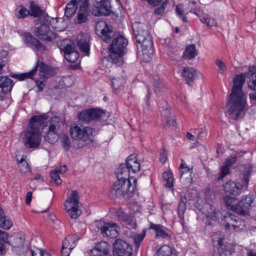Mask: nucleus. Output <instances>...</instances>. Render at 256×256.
<instances>
[{"label": "nucleus", "instance_id": "f257e3e1", "mask_svg": "<svg viewBox=\"0 0 256 256\" xmlns=\"http://www.w3.org/2000/svg\"><path fill=\"white\" fill-rule=\"evenodd\" d=\"M245 80L244 74H236L233 80L232 91L226 105L228 106V114L234 120H236L240 116L246 104V96L242 90Z\"/></svg>", "mask_w": 256, "mask_h": 256}, {"label": "nucleus", "instance_id": "f03ea898", "mask_svg": "<svg viewBox=\"0 0 256 256\" xmlns=\"http://www.w3.org/2000/svg\"><path fill=\"white\" fill-rule=\"evenodd\" d=\"M47 119L46 115L34 116L30 120V128L26 131L22 142L28 149L36 150L41 144L42 134L38 125L43 124Z\"/></svg>", "mask_w": 256, "mask_h": 256}, {"label": "nucleus", "instance_id": "7ed1b4c3", "mask_svg": "<svg viewBox=\"0 0 256 256\" xmlns=\"http://www.w3.org/2000/svg\"><path fill=\"white\" fill-rule=\"evenodd\" d=\"M116 172L117 181L113 184L112 188L110 192V196L113 198L123 196L128 198L132 196V194L136 188V184H132L129 177L124 176L123 174Z\"/></svg>", "mask_w": 256, "mask_h": 256}, {"label": "nucleus", "instance_id": "20e7f679", "mask_svg": "<svg viewBox=\"0 0 256 256\" xmlns=\"http://www.w3.org/2000/svg\"><path fill=\"white\" fill-rule=\"evenodd\" d=\"M128 44V40L122 36L114 38L108 48L110 52L109 61L117 66H122L124 63L122 57L127 52Z\"/></svg>", "mask_w": 256, "mask_h": 256}, {"label": "nucleus", "instance_id": "39448f33", "mask_svg": "<svg viewBox=\"0 0 256 256\" xmlns=\"http://www.w3.org/2000/svg\"><path fill=\"white\" fill-rule=\"evenodd\" d=\"M62 124L60 117L56 116L51 118L44 126V130H46L44 136V140L50 144L54 143L56 141V134Z\"/></svg>", "mask_w": 256, "mask_h": 256}, {"label": "nucleus", "instance_id": "423d86ee", "mask_svg": "<svg viewBox=\"0 0 256 256\" xmlns=\"http://www.w3.org/2000/svg\"><path fill=\"white\" fill-rule=\"evenodd\" d=\"M94 129L82 124H73L70 128V133L73 140L85 142L92 136Z\"/></svg>", "mask_w": 256, "mask_h": 256}, {"label": "nucleus", "instance_id": "0eeeda50", "mask_svg": "<svg viewBox=\"0 0 256 256\" xmlns=\"http://www.w3.org/2000/svg\"><path fill=\"white\" fill-rule=\"evenodd\" d=\"M78 200V192L73 190L70 196L64 202L65 210L72 219L77 218L82 214Z\"/></svg>", "mask_w": 256, "mask_h": 256}, {"label": "nucleus", "instance_id": "6e6552de", "mask_svg": "<svg viewBox=\"0 0 256 256\" xmlns=\"http://www.w3.org/2000/svg\"><path fill=\"white\" fill-rule=\"evenodd\" d=\"M140 170V164L134 154H130L126 160V164L120 165L116 172L124 176H130V172L136 173Z\"/></svg>", "mask_w": 256, "mask_h": 256}, {"label": "nucleus", "instance_id": "1a4fd4ad", "mask_svg": "<svg viewBox=\"0 0 256 256\" xmlns=\"http://www.w3.org/2000/svg\"><path fill=\"white\" fill-rule=\"evenodd\" d=\"M60 48L64 52L65 59L68 62L74 63L77 61L79 54L74 43L68 40H64L60 42Z\"/></svg>", "mask_w": 256, "mask_h": 256}, {"label": "nucleus", "instance_id": "9d476101", "mask_svg": "<svg viewBox=\"0 0 256 256\" xmlns=\"http://www.w3.org/2000/svg\"><path fill=\"white\" fill-rule=\"evenodd\" d=\"M105 112L102 109L89 108L84 110L78 114L79 120L85 124L96 121L103 118Z\"/></svg>", "mask_w": 256, "mask_h": 256}, {"label": "nucleus", "instance_id": "9b49d317", "mask_svg": "<svg viewBox=\"0 0 256 256\" xmlns=\"http://www.w3.org/2000/svg\"><path fill=\"white\" fill-rule=\"evenodd\" d=\"M96 32L102 39L106 43L110 42L116 36L113 28L106 22H98L96 25Z\"/></svg>", "mask_w": 256, "mask_h": 256}, {"label": "nucleus", "instance_id": "f8f14e48", "mask_svg": "<svg viewBox=\"0 0 256 256\" xmlns=\"http://www.w3.org/2000/svg\"><path fill=\"white\" fill-rule=\"evenodd\" d=\"M34 34L40 40L48 42L52 41L56 38V34L50 30L49 25L46 23L35 27Z\"/></svg>", "mask_w": 256, "mask_h": 256}, {"label": "nucleus", "instance_id": "ddd939ff", "mask_svg": "<svg viewBox=\"0 0 256 256\" xmlns=\"http://www.w3.org/2000/svg\"><path fill=\"white\" fill-rule=\"evenodd\" d=\"M132 246L122 239H117L113 244L114 256H131Z\"/></svg>", "mask_w": 256, "mask_h": 256}, {"label": "nucleus", "instance_id": "4468645a", "mask_svg": "<svg viewBox=\"0 0 256 256\" xmlns=\"http://www.w3.org/2000/svg\"><path fill=\"white\" fill-rule=\"evenodd\" d=\"M254 206V198L253 196H247L238 202L236 213L243 216L248 214L250 210Z\"/></svg>", "mask_w": 256, "mask_h": 256}, {"label": "nucleus", "instance_id": "2eb2a0df", "mask_svg": "<svg viewBox=\"0 0 256 256\" xmlns=\"http://www.w3.org/2000/svg\"><path fill=\"white\" fill-rule=\"evenodd\" d=\"M97 226L104 236L114 238L118 234L120 228L116 223L100 222Z\"/></svg>", "mask_w": 256, "mask_h": 256}, {"label": "nucleus", "instance_id": "dca6fc26", "mask_svg": "<svg viewBox=\"0 0 256 256\" xmlns=\"http://www.w3.org/2000/svg\"><path fill=\"white\" fill-rule=\"evenodd\" d=\"M214 245L216 246V252L215 256H226V252L228 250L229 244L224 243V239L220 236L219 232H214L212 236Z\"/></svg>", "mask_w": 256, "mask_h": 256}, {"label": "nucleus", "instance_id": "f3484780", "mask_svg": "<svg viewBox=\"0 0 256 256\" xmlns=\"http://www.w3.org/2000/svg\"><path fill=\"white\" fill-rule=\"evenodd\" d=\"M24 42L28 46L41 52L46 50V46L30 32H24Z\"/></svg>", "mask_w": 256, "mask_h": 256}, {"label": "nucleus", "instance_id": "a211bd4d", "mask_svg": "<svg viewBox=\"0 0 256 256\" xmlns=\"http://www.w3.org/2000/svg\"><path fill=\"white\" fill-rule=\"evenodd\" d=\"M140 44L144 56H146V60L148 61L151 58L154 52V44L152 36L150 35L146 37L144 40H140L136 42Z\"/></svg>", "mask_w": 256, "mask_h": 256}, {"label": "nucleus", "instance_id": "6ab92c4d", "mask_svg": "<svg viewBox=\"0 0 256 256\" xmlns=\"http://www.w3.org/2000/svg\"><path fill=\"white\" fill-rule=\"evenodd\" d=\"M222 220L226 222L224 225L226 229H228L232 226L234 230H236L238 228V226L235 224L234 223L244 222V221L238 216L228 212H226L222 215Z\"/></svg>", "mask_w": 256, "mask_h": 256}, {"label": "nucleus", "instance_id": "aec40b11", "mask_svg": "<svg viewBox=\"0 0 256 256\" xmlns=\"http://www.w3.org/2000/svg\"><path fill=\"white\" fill-rule=\"evenodd\" d=\"M89 4L87 0L80 4V9L78 12L77 16L74 18L76 24H81L86 22L88 20V16L90 13Z\"/></svg>", "mask_w": 256, "mask_h": 256}, {"label": "nucleus", "instance_id": "412c9836", "mask_svg": "<svg viewBox=\"0 0 256 256\" xmlns=\"http://www.w3.org/2000/svg\"><path fill=\"white\" fill-rule=\"evenodd\" d=\"M132 30L136 42L144 40L146 37L150 35L146 26L140 23L134 26Z\"/></svg>", "mask_w": 256, "mask_h": 256}, {"label": "nucleus", "instance_id": "4be33fe9", "mask_svg": "<svg viewBox=\"0 0 256 256\" xmlns=\"http://www.w3.org/2000/svg\"><path fill=\"white\" fill-rule=\"evenodd\" d=\"M93 5L97 8L100 16H108L110 14L109 0H94Z\"/></svg>", "mask_w": 256, "mask_h": 256}, {"label": "nucleus", "instance_id": "5701e85b", "mask_svg": "<svg viewBox=\"0 0 256 256\" xmlns=\"http://www.w3.org/2000/svg\"><path fill=\"white\" fill-rule=\"evenodd\" d=\"M149 228L154 230L156 238H162L167 240H170L171 238V234L168 230L161 224L150 222Z\"/></svg>", "mask_w": 256, "mask_h": 256}, {"label": "nucleus", "instance_id": "b1692460", "mask_svg": "<svg viewBox=\"0 0 256 256\" xmlns=\"http://www.w3.org/2000/svg\"><path fill=\"white\" fill-rule=\"evenodd\" d=\"M77 44L80 50L89 56L90 50V36L86 34H80L77 37Z\"/></svg>", "mask_w": 256, "mask_h": 256}, {"label": "nucleus", "instance_id": "393cba45", "mask_svg": "<svg viewBox=\"0 0 256 256\" xmlns=\"http://www.w3.org/2000/svg\"><path fill=\"white\" fill-rule=\"evenodd\" d=\"M38 63V68H39V76L40 80H46L50 76L54 74V70L51 66H50L44 63L38 61L36 64V65Z\"/></svg>", "mask_w": 256, "mask_h": 256}, {"label": "nucleus", "instance_id": "a878e982", "mask_svg": "<svg viewBox=\"0 0 256 256\" xmlns=\"http://www.w3.org/2000/svg\"><path fill=\"white\" fill-rule=\"evenodd\" d=\"M25 236L21 233L16 232L12 234L8 242L14 248H20L24 245L25 242Z\"/></svg>", "mask_w": 256, "mask_h": 256}, {"label": "nucleus", "instance_id": "bb28decb", "mask_svg": "<svg viewBox=\"0 0 256 256\" xmlns=\"http://www.w3.org/2000/svg\"><path fill=\"white\" fill-rule=\"evenodd\" d=\"M182 76L186 82L190 85L198 76V72L191 67H184L182 72Z\"/></svg>", "mask_w": 256, "mask_h": 256}, {"label": "nucleus", "instance_id": "cd10ccee", "mask_svg": "<svg viewBox=\"0 0 256 256\" xmlns=\"http://www.w3.org/2000/svg\"><path fill=\"white\" fill-rule=\"evenodd\" d=\"M236 161V156H232L230 158H228L225 160L224 164L220 168V173L219 177L217 178V180H222L224 176L230 173V167Z\"/></svg>", "mask_w": 256, "mask_h": 256}, {"label": "nucleus", "instance_id": "c85d7f7f", "mask_svg": "<svg viewBox=\"0 0 256 256\" xmlns=\"http://www.w3.org/2000/svg\"><path fill=\"white\" fill-rule=\"evenodd\" d=\"M247 83L248 88L254 91L252 93L249 94L250 100L254 104H256V72L250 74Z\"/></svg>", "mask_w": 256, "mask_h": 256}, {"label": "nucleus", "instance_id": "c756f323", "mask_svg": "<svg viewBox=\"0 0 256 256\" xmlns=\"http://www.w3.org/2000/svg\"><path fill=\"white\" fill-rule=\"evenodd\" d=\"M226 192L234 196L239 194L242 188V184L233 181H229L224 184Z\"/></svg>", "mask_w": 256, "mask_h": 256}, {"label": "nucleus", "instance_id": "7c9ffc66", "mask_svg": "<svg viewBox=\"0 0 256 256\" xmlns=\"http://www.w3.org/2000/svg\"><path fill=\"white\" fill-rule=\"evenodd\" d=\"M116 216L125 225L129 226L131 228H136V223L132 216L128 215L120 210L117 212Z\"/></svg>", "mask_w": 256, "mask_h": 256}, {"label": "nucleus", "instance_id": "2f4dec72", "mask_svg": "<svg viewBox=\"0 0 256 256\" xmlns=\"http://www.w3.org/2000/svg\"><path fill=\"white\" fill-rule=\"evenodd\" d=\"M12 226V221L6 216L3 209L0 206V227L4 230H8Z\"/></svg>", "mask_w": 256, "mask_h": 256}, {"label": "nucleus", "instance_id": "473e14b6", "mask_svg": "<svg viewBox=\"0 0 256 256\" xmlns=\"http://www.w3.org/2000/svg\"><path fill=\"white\" fill-rule=\"evenodd\" d=\"M78 4H80V3L78 2L70 0V1L67 4L65 8V16L68 18L72 17L76 13Z\"/></svg>", "mask_w": 256, "mask_h": 256}, {"label": "nucleus", "instance_id": "72a5a7b5", "mask_svg": "<svg viewBox=\"0 0 256 256\" xmlns=\"http://www.w3.org/2000/svg\"><path fill=\"white\" fill-rule=\"evenodd\" d=\"M2 84H1L2 87L0 88L2 89V92L4 94L11 91L12 86H14L13 81L8 76H2Z\"/></svg>", "mask_w": 256, "mask_h": 256}, {"label": "nucleus", "instance_id": "f704fd0d", "mask_svg": "<svg viewBox=\"0 0 256 256\" xmlns=\"http://www.w3.org/2000/svg\"><path fill=\"white\" fill-rule=\"evenodd\" d=\"M198 54L195 44H190L186 46L183 54V58L187 60L194 58Z\"/></svg>", "mask_w": 256, "mask_h": 256}, {"label": "nucleus", "instance_id": "c9c22d12", "mask_svg": "<svg viewBox=\"0 0 256 256\" xmlns=\"http://www.w3.org/2000/svg\"><path fill=\"white\" fill-rule=\"evenodd\" d=\"M223 201L226 205L227 208L231 210L236 212V208H237L238 202L236 198L226 196L224 197Z\"/></svg>", "mask_w": 256, "mask_h": 256}, {"label": "nucleus", "instance_id": "e433bc0d", "mask_svg": "<svg viewBox=\"0 0 256 256\" xmlns=\"http://www.w3.org/2000/svg\"><path fill=\"white\" fill-rule=\"evenodd\" d=\"M176 15L180 18L184 22H188L186 15L188 12L186 11L183 4L177 5L175 10Z\"/></svg>", "mask_w": 256, "mask_h": 256}, {"label": "nucleus", "instance_id": "4c0bfd02", "mask_svg": "<svg viewBox=\"0 0 256 256\" xmlns=\"http://www.w3.org/2000/svg\"><path fill=\"white\" fill-rule=\"evenodd\" d=\"M186 201L187 200L185 196L182 197L178 208V214L182 224L184 222V213L186 210Z\"/></svg>", "mask_w": 256, "mask_h": 256}, {"label": "nucleus", "instance_id": "58836bf2", "mask_svg": "<svg viewBox=\"0 0 256 256\" xmlns=\"http://www.w3.org/2000/svg\"><path fill=\"white\" fill-rule=\"evenodd\" d=\"M146 228H144L141 233H134L132 236L133 241L137 248L140 247V244L146 236Z\"/></svg>", "mask_w": 256, "mask_h": 256}, {"label": "nucleus", "instance_id": "ea45409f", "mask_svg": "<svg viewBox=\"0 0 256 256\" xmlns=\"http://www.w3.org/2000/svg\"><path fill=\"white\" fill-rule=\"evenodd\" d=\"M166 113L168 116H164L162 119V124L164 126H175L176 123L174 116L169 112L166 111Z\"/></svg>", "mask_w": 256, "mask_h": 256}, {"label": "nucleus", "instance_id": "a19ab883", "mask_svg": "<svg viewBox=\"0 0 256 256\" xmlns=\"http://www.w3.org/2000/svg\"><path fill=\"white\" fill-rule=\"evenodd\" d=\"M38 68V63L34 66V68L28 72L18 74V80H23L25 78H32Z\"/></svg>", "mask_w": 256, "mask_h": 256}, {"label": "nucleus", "instance_id": "79ce46f5", "mask_svg": "<svg viewBox=\"0 0 256 256\" xmlns=\"http://www.w3.org/2000/svg\"><path fill=\"white\" fill-rule=\"evenodd\" d=\"M42 14V12L40 8L35 4L34 2H30V10H29V15L34 18L40 17Z\"/></svg>", "mask_w": 256, "mask_h": 256}, {"label": "nucleus", "instance_id": "37998d69", "mask_svg": "<svg viewBox=\"0 0 256 256\" xmlns=\"http://www.w3.org/2000/svg\"><path fill=\"white\" fill-rule=\"evenodd\" d=\"M26 156H23L20 160H18V164L21 172L25 173L30 170V168L26 160Z\"/></svg>", "mask_w": 256, "mask_h": 256}, {"label": "nucleus", "instance_id": "c03bdc74", "mask_svg": "<svg viewBox=\"0 0 256 256\" xmlns=\"http://www.w3.org/2000/svg\"><path fill=\"white\" fill-rule=\"evenodd\" d=\"M164 180L166 181V183L165 186L168 188H171L174 186V178L172 172H166L163 173L162 176Z\"/></svg>", "mask_w": 256, "mask_h": 256}, {"label": "nucleus", "instance_id": "a18cd8bd", "mask_svg": "<svg viewBox=\"0 0 256 256\" xmlns=\"http://www.w3.org/2000/svg\"><path fill=\"white\" fill-rule=\"evenodd\" d=\"M172 248L168 245L161 246L156 252L158 256H172Z\"/></svg>", "mask_w": 256, "mask_h": 256}, {"label": "nucleus", "instance_id": "49530a36", "mask_svg": "<svg viewBox=\"0 0 256 256\" xmlns=\"http://www.w3.org/2000/svg\"><path fill=\"white\" fill-rule=\"evenodd\" d=\"M95 247L98 249L102 256L108 254V244L106 242L98 243L96 244Z\"/></svg>", "mask_w": 256, "mask_h": 256}, {"label": "nucleus", "instance_id": "de8ad7c7", "mask_svg": "<svg viewBox=\"0 0 256 256\" xmlns=\"http://www.w3.org/2000/svg\"><path fill=\"white\" fill-rule=\"evenodd\" d=\"M76 244L74 240L70 237L66 238L62 242V246L68 249L72 250Z\"/></svg>", "mask_w": 256, "mask_h": 256}, {"label": "nucleus", "instance_id": "09e8293b", "mask_svg": "<svg viewBox=\"0 0 256 256\" xmlns=\"http://www.w3.org/2000/svg\"><path fill=\"white\" fill-rule=\"evenodd\" d=\"M18 9V12L17 14H16V16L18 18H23L26 16L28 15H29V10H28L22 6H19Z\"/></svg>", "mask_w": 256, "mask_h": 256}, {"label": "nucleus", "instance_id": "8fccbe9b", "mask_svg": "<svg viewBox=\"0 0 256 256\" xmlns=\"http://www.w3.org/2000/svg\"><path fill=\"white\" fill-rule=\"evenodd\" d=\"M180 174L182 178L185 174H190L192 173V170H190L186 164L182 162L180 166Z\"/></svg>", "mask_w": 256, "mask_h": 256}, {"label": "nucleus", "instance_id": "3c124183", "mask_svg": "<svg viewBox=\"0 0 256 256\" xmlns=\"http://www.w3.org/2000/svg\"><path fill=\"white\" fill-rule=\"evenodd\" d=\"M62 144L65 151L69 150L70 148V142L69 138L66 134L62 136Z\"/></svg>", "mask_w": 256, "mask_h": 256}, {"label": "nucleus", "instance_id": "603ef678", "mask_svg": "<svg viewBox=\"0 0 256 256\" xmlns=\"http://www.w3.org/2000/svg\"><path fill=\"white\" fill-rule=\"evenodd\" d=\"M58 173L54 170L50 173L51 182H54L57 186L62 183V180L58 174Z\"/></svg>", "mask_w": 256, "mask_h": 256}, {"label": "nucleus", "instance_id": "864d4df0", "mask_svg": "<svg viewBox=\"0 0 256 256\" xmlns=\"http://www.w3.org/2000/svg\"><path fill=\"white\" fill-rule=\"evenodd\" d=\"M216 64L218 68V71L220 74H224L226 70V67L225 64L219 59L216 60Z\"/></svg>", "mask_w": 256, "mask_h": 256}, {"label": "nucleus", "instance_id": "5fc2aeb1", "mask_svg": "<svg viewBox=\"0 0 256 256\" xmlns=\"http://www.w3.org/2000/svg\"><path fill=\"white\" fill-rule=\"evenodd\" d=\"M167 6V2H164L162 3L160 6L155 8L154 12L155 14L161 15L164 12Z\"/></svg>", "mask_w": 256, "mask_h": 256}, {"label": "nucleus", "instance_id": "6e6d98bb", "mask_svg": "<svg viewBox=\"0 0 256 256\" xmlns=\"http://www.w3.org/2000/svg\"><path fill=\"white\" fill-rule=\"evenodd\" d=\"M152 84L154 87V90L156 93L164 86L163 84L159 78L154 79L152 82Z\"/></svg>", "mask_w": 256, "mask_h": 256}, {"label": "nucleus", "instance_id": "4d7b16f0", "mask_svg": "<svg viewBox=\"0 0 256 256\" xmlns=\"http://www.w3.org/2000/svg\"><path fill=\"white\" fill-rule=\"evenodd\" d=\"M196 3L194 1H190L188 3L189 8L190 9V12H193L194 14L198 15V12H200V8L196 6Z\"/></svg>", "mask_w": 256, "mask_h": 256}, {"label": "nucleus", "instance_id": "13d9d810", "mask_svg": "<svg viewBox=\"0 0 256 256\" xmlns=\"http://www.w3.org/2000/svg\"><path fill=\"white\" fill-rule=\"evenodd\" d=\"M9 238L10 237H8V234L7 232L0 230V242H6L8 244V242L9 240Z\"/></svg>", "mask_w": 256, "mask_h": 256}, {"label": "nucleus", "instance_id": "bf43d9fd", "mask_svg": "<svg viewBox=\"0 0 256 256\" xmlns=\"http://www.w3.org/2000/svg\"><path fill=\"white\" fill-rule=\"evenodd\" d=\"M32 256H50L48 253L41 249H38L36 250H31Z\"/></svg>", "mask_w": 256, "mask_h": 256}, {"label": "nucleus", "instance_id": "052dcab7", "mask_svg": "<svg viewBox=\"0 0 256 256\" xmlns=\"http://www.w3.org/2000/svg\"><path fill=\"white\" fill-rule=\"evenodd\" d=\"M111 86L114 90L118 89L121 86L120 80L116 78H111Z\"/></svg>", "mask_w": 256, "mask_h": 256}, {"label": "nucleus", "instance_id": "680f3d73", "mask_svg": "<svg viewBox=\"0 0 256 256\" xmlns=\"http://www.w3.org/2000/svg\"><path fill=\"white\" fill-rule=\"evenodd\" d=\"M46 80H36V84H37V87H38V92H40V91H42L45 86H46Z\"/></svg>", "mask_w": 256, "mask_h": 256}, {"label": "nucleus", "instance_id": "e2e57ef3", "mask_svg": "<svg viewBox=\"0 0 256 256\" xmlns=\"http://www.w3.org/2000/svg\"><path fill=\"white\" fill-rule=\"evenodd\" d=\"M167 158V152L166 150L164 148H162L160 150V160L162 163H164Z\"/></svg>", "mask_w": 256, "mask_h": 256}, {"label": "nucleus", "instance_id": "0e129e2a", "mask_svg": "<svg viewBox=\"0 0 256 256\" xmlns=\"http://www.w3.org/2000/svg\"><path fill=\"white\" fill-rule=\"evenodd\" d=\"M88 254L90 256H102L96 247L92 249Z\"/></svg>", "mask_w": 256, "mask_h": 256}, {"label": "nucleus", "instance_id": "69168bd1", "mask_svg": "<svg viewBox=\"0 0 256 256\" xmlns=\"http://www.w3.org/2000/svg\"><path fill=\"white\" fill-rule=\"evenodd\" d=\"M146 88H147L148 94H147L146 96V104L148 106H150V98L151 91H150V87L149 86H146Z\"/></svg>", "mask_w": 256, "mask_h": 256}, {"label": "nucleus", "instance_id": "338daca9", "mask_svg": "<svg viewBox=\"0 0 256 256\" xmlns=\"http://www.w3.org/2000/svg\"><path fill=\"white\" fill-rule=\"evenodd\" d=\"M54 170L58 173L63 174L67 171V167L66 165H63L60 167L56 168Z\"/></svg>", "mask_w": 256, "mask_h": 256}, {"label": "nucleus", "instance_id": "774afa93", "mask_svg": "<svg viewBox=\"0 0 256 256\" xmlns=\"http://www.w3.org/2000/svg\"><path fill=\"white\" fill-rule=\"evenodd\" d=\"M72 250L62 246L61 250L62 256H69Z\"/></svg>", "mask_w": 256, "mask_h": 256}]
</instances>
